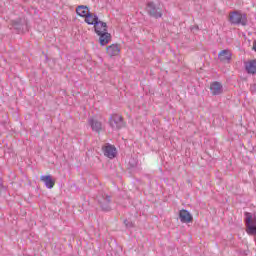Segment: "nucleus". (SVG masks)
<instances>
[{
    "label": "nucleus",
    "mask_w": 256,
    "mask_h": 256,
    "mask_svg": "<svg viewBox=\"0 0 256 256\" xmlns=\"http://www.w3.org/2000/svg\"><path fill=\"white\" fill-rule=\"evenodd\" d=\"M253 50L256 51V40L253 42Z\"/></svg>",
    "instance_id": "412c9836"
},
{
    "label": "nucleus",
    "mask_w": 256,
    "mask_h": 256,
    "mask_svg": "<svg viewBox=\"0 0 256 256\" xmlns=\"http://www.w3.org/2000/svg\"><path fill=\"white\" fill-rule=\"evenodd\" d=\"M179 219L181 223H193V215L185 209L180 210Z\"/></svg>",
    "instance_id": "ddd939ff"
},
{
    "label": "nucleus",
    "mask_w": 256,
    "mask_h": 256,
    "mask_svg": "<svg viewBox=\"0 0 256 256\" xmlns=\"http://www.w3.org/2000/svg\"><path fill=\"white\" fill-rule=\"evenodd\" d=\"M102 150L105 157H108V159H115L117 157V148L111 144H107Z\"/></svg>",
    "instance_id": "1a4fd4ad"
},
{
    "label": "nucleus",
    "mask_w": 256,
    "mask_h": 256,
    "mask_svg": "<svg viewBox=\"0 0 256 256\" xmlns=\"http://www.w3.org/2000/svg\"><path fill=\"white\" fill-rule=\"evenodd\" d=\"M146 12L149 17H153V19H161V17H163V8H161V4L157 5L153 1L147 2Z\"/></svg>",
    "instance_id": "f03ea898"
},
{
    "label": "nucleus",
    "mask_w": 256,
    "mask_h": 256,
    "mask_svg": "<svg viewBox=\"0 0 256 256\" xmlns=\"http://www.w3.org/2000/svg\"><path fill=\"white\" fill-rule=\"evenodd\" d=\"M109 123L112 129L119 130L125 127V121L123 120V116L119 114H112Z\"/></svg>",
    "instance_id": "0eeeda50"
},
{
    "label": "nucleus",
    "mask_w": 256,
    "mask_h": 256,
    "mask_svg": "<svg viewBox=\"0 0 256 256\" xmlns=\"http://www.w3.org/2000/svg\"><path fill=\"white\" fill-rule=\"evenodd\" d=\"M212 95H221L223 93V85L220 82H213L210 85Z\"/></svg>",
    "instance_id": "dca6fc26"
},
{
    "label": "nucleus",
    "mask_w": 256,
    "mask_h": 256,
    "mask_svg": "<svg viewBox=\"0 0 256 256\" xmlns=\"http://www.w3.org/2000/svg\"><path fill=\"white\" fill-rule=\"evenodd\" d=\"M88 125H90L92 131H95V133H101V130L103 129V124L94 118L88 119Z\"/></svg>",
    "instance_id": "f8f14e48"
},
{
    "label": "nucleus",
    "mask_w": 256,
    "mask_h": 256,
    "mask_svg": "<svg viewBox=\"0 0 256 256\" xmlns=\"http://www.w3.org/2000/svg\"><path fill=\"white\" fill-rule=\"evenodd\" d=\"M250 92L256 95V83L250 85Z\"/></svg>",
    "instance_id": "a211bd4d"
},
{
    "label": "nucleus",
    "mask_w": 256,
    "mask_h": 256,
    "mask_svg": "<svg viewBox=\"0 0 256 256\" xmlns=\"http://www.w3.org/2000/svg\"><path fill=\"white\" fill-rule=\"evenodd\" d=\"M3 190H5V185H3V182L0 180V193Z\"/></svg>",
    "instance_id": "aec40b11"
},
{
    "label": "nucleus",
    "mask_w": 256,
    "mask_h": 256,
    "mask_svg": "<svg viewBox=\"0 0 256 256\" xmlns=\"http://www.w3.org/2000/svg\"><path fill=\"white\" fill-rule=\"evenodd\" d=\"M229 19L232 25H242V27H247V24L249 23L247 14L241 13V11L230 12Z\"/></svg>",
    "instance_id": "f257e3e1"
},
{
    "label": "nucleus",
    "mask_w": 256,
    "mask_h": 256,
    "mask_svg": "<svg viewBox=\"0 0 256 256\" xmlns=\"http://www.w3.org/2000/svg\"><path fill=\"white\" fill-rule=\"evenodd\" d=\"M40 181L44 183L47 189H53L55 187V179H53L52 175H42Z\"/></svg>",
    "instance_id": "4468645a"
},
{
    "label": "nucleus",
    "mask_w": 256,
    "mask_h": 256,
    "mask_svg": "<svg viewBox=\"0 0 256 256\" xmlns=\"http://www.w3.org/2000/svg\"><path fill=\"white\" fill-rule=\"evenodd\" d=\"M106 51H107V54L109 55V57H117V55H119V53H121V48L119 47L118 44H112L107 47Z\"/></svg>",
    "instance_id": "2eb2a0df"
},
{
    "label": "nucleus",
    "mask_w": 256,
    "mask_h": 256,
    "mask_svg": "<svg viewBox=\"0 0 256 256\" xmlns=\"http://www.w3.org/2000/svg\"><path fill=\"white\" fill-rule=\"evenodd\" d=\"M97 203L104 212L111 211V196L105 192H99L96 196Z\"/></svg>",
    "instance_id": "7ed1b4c3"
},
{
    "label": "nucleus",
    "mask_w": 256,
    "mask_h": 256,
    "mask_svg": "<svg viewBox=\"0 0 256 256\" xmlns=\"http://www.w3.org/2000/svg\"><path fill=\"white\" fill-rule=\"evenodd\" d=\"M95 24L98 25V31H100L101 33H104L105 31H107V23L100 21L99 16L94 15L93 20L90 21V23H88V25H94V29H95Z\"/></svg>",
    "instance_id": "9d476101"
},
{
    "label": "nucleus",
    "mask_w": 256,
    "mask_h": 256,
    "mask_svg": "<svg viewBox=\"0 0 256 256\" xmlns=\"http://www.w3.org/2000/svg\"><path fill=\"white\" fill-rule=\"evenodd\" d=\"M231 57H233V53L228 49L222 50L218 54V59L221 63H231Z\"/></svg>",
    "instance_id": "9b49d317"
},
{
    "label": "nucleus",
    "mask_w": 256,
    "mask_h": 256,
    "mask_svg": "<svg viewBox=\"0 0 256 256\" xmlns=\"http://www.w3.org/2000/svg\"><path fill=\"white\" fill-rule=\"evenodd\" d=\"M245 69L248 75H256V60L247 61Z\"/></svg>",
    "instance_id": "f3484780"
},
{
    "label": "nucleus",
    "mask_w": 256,
    "mask_h": 256,
    "mask_svg": "<svg viewBox=\"0 0 256 256\" xmlns=\"http://www.w3.org/2000/svg\"><path fill=\"white\" fill-rule=\"evenodd\" d=\"M245 225L248 235H256V216L253 217L250 212H245ZM254 241H256V238Z\"/></svg>",
    "instance_id": "20e7f679"
},
{
    "label": "nucleus",
    "mask_w": 256,
    "mask_h": 256,
    "mask_svg": "<svg viewBox=\"0 0 256 256\" xmlns=\"http://www.w3.org/2000/svg\"><path fill=\"white\" fill-rule=\"evenodd\" d=\"M76 13L79 15V17H84L85 18V23H91V19L95 17L97 14H93L89 12V8L85 5H80L76 8Z\"/></svg>",
    "instance_id": "39448f33"
},
{
    "label": "nucleus",
    "mask_w": 256,
    "mask_h": 256,
    "mask_svg": "<svg viewBox=\"0 0 256 256\" xmlns=\"http://www.w3.org/2000/svg\"><path fill=\"white\" fill-rule=\"evenodd\" d=\"M95 33L99 36V43L100 45H102V47L109 44V42L111 41V34L107 31L101 32L97 23L95 24Z\"/></svg>",
    "instance_id": "6e6552de"
},
{
    "label": "nucleus",
    "mask_w": 256,
    "mask_h": 256,
    "mask_svg": "<svg viewBox=\"0 0 256 256\" xmlns=\"http://www.w3.org/2000/svg\"><path fill=\"white\" fill-rule=\"evenodd\" d=\"M124 225L128 228L133 227V222H130L129 220H124Z\"/></svg>",
    "instance_id": "6ab92c4d"
},
{
    "label": "nucleus",
    "mask_w": 256,
    "mask_h": 256,
    "mask_svg": "<svg viewBox=\"0 0 256 256\" xmlns=\"http://www.w3.org/2000/svg\"><path fill=\"white\" fill-rule=\"evenodd\" d=\"M11 25L14 30H16V33H25V31H28L27 27V19L25 18H18L16 20L11 21Z\"/></svg>",
    "instance_id": "423d86ee"
},
{
    "label": "nucleus",
    "mask_w": 256,
    "mask_h": 256,
    "mask_svg": "<svg viewBox=\"0 0 256 256\" xmlns=\"http://www.w3.org/2000/svg\"><path fill=\"white\" fill-rule=\"evenodd\" d=\"M90 21H93V18H90Z\"/></svg>",
    "instance_id": "5701e85b"
},
{
    "label": "nucleus",
    "mask_w": 256,
    "mask_h": 256,
    "mask_svg": "<svg viewBox=\"0 0 256 256\" xmlns=\"http://www.w3.org/2000/svg\"><path fill=\"white\" fill-rule=\"evenodd\" d=\"M129 165L132 166V167H135L137 164L129 162Z\"/></svg>",
    "instance_id": "4be33fe9"
}]
</instances>
